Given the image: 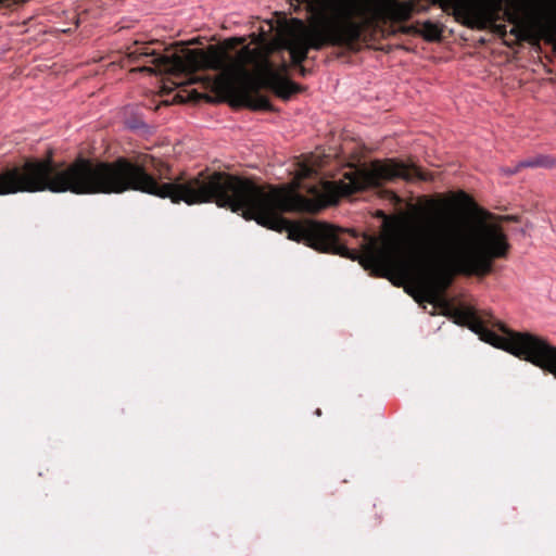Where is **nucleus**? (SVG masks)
Returning <instances> with one entry per match:
<instances>
[{
	"label": "nucleus",
	"instance_id": "obj_14",
	"mask_svg": "<svg viewBox=\"0 0 556 556\" xmlns=\"http://www.w3.org/2000/svg\"><path fill=\"white\" fill-rule=\"evenodd\" d=\"M515 26L509 30V34L514 37L520 39L523 36V30L519 27V24H514Z\"/></svg>",
	"mask_w": 556,
	"mask_h": 556
},
{
	"label": "nucleus",
	"instance_id": "obj_1",
	"mask_svg": "<svg viewBox=\"0 0 556 556\" xmlns=\"http://www.w3.org/2000/svg\"><path fill=\"white\" fill-rule=\"evenodd\" d=\"M496 216L478 208V215L424 214L414 219L407 214L387 217L388 231L381 247L374 237L364 236V261L387 274L414 277L425 300L444 311L460 326H467L480 339L531 364L554 352L543 338L515 331L491 314L484 318L470 307H455L446 296L456 275L484 277L493 262L507 258L510 243Z\"/></svg>",
	"mask_w": 556,
	"mask_h": 556
},
{
	"label": "nucleus",
	"instance_id": "obj_11",
	"mask_svg": "<svg viewBox=\"0 0 556 556\" xmlns=\"http://www.w3.org/2000/svg\"><path fill=\"white\" fill-rule=\"evenodd\" d=\"M488 28H491L492 31L501 38H504L507 35V27L504 24H497V22H494V24H489Z\"/></svg>",
	"mask_w": 556,
	"mask_h": 556
},
{
	"label": "nucleus",
	"instance_id": "obj_4",
	"mask_svg": "<svg viewBox=\"0 0 556 556\" xmlns=\"http://www.w3.org/2000/svg\"><path fill=\"white\" fill-rule=\"evenodd\" d=\"M309 12L316 16V23L307 26L301 20H294L293 26L283 38L292 64L305 76L307 70L302 63L307 59L309 49L321 50L325 47H342L355 50L362 36L363 26L356 21L364 15V5L359 0H336L326 11L325 0H309Z\"/></svg>",
	"mask_w": 556,
	"mask_h": 556
},
{
	"label": "nucleus",
	"instance_id": "obj_7",
	"mask_svg": "<svg viewBox=\"0 0 556 556\" xmlns=\"http://www.w3.org/2000/svg\"><path fill=\"white\" fill-rule=\"evenodd\" d=\"M555 164V160L547 155H535L528 157L523 161L519 162V167L522 168H534V167H545L549 168L553 167Z\"/></svg>",
	"mask_w": 556,
	"mask_h": 556
},
{
	"label": "nucleus",
	"instance_id": "obj_18",
	"mask_svg": "<svg viewBox=\"0 0 556 556\" xmlns=\"http://www.w3.org/2000/svg\"><path fill=\"white\" fill-rule=\"evenodd\" d=\"M315 414H316L317 416H321V409H320V408H317V409L315 410Z\"/></svg>",
	"mask_w": 556,
	"mask_h": 556
},
{
	"label": "nucleus",
	"instance_id": "obj_15",
	"mask_svg": "<svg viewBox=\"0 0 556 556\" xmlns=\"http://www.w3.org/2000/svg\"><path fill=\"white\" fill-rule=\"evenodd\" d=\"M522 167H519V163L516 164L514 167H504L502 168V172L505 174V175H515L517 174Z\"/></svg>",
	"mask_w": 556,
	"mask_h": 556
},
{
	"label": "nucleus",
	"instance_id": "obj_2",
	"mask_svg": "<svg viewBox=\"0 0 556 556\" xmlns=\"http://www.w3.org/2000/svg\"><path fill=\"white\" fill-rule=\"evenodd\" d=\"M128 56L134 62L144 60L155 65L138 67L140 72L185 76L189 84H201L204 89L226 94L237 104L255 111H273L269 99L260 93L262 88L285 101L304 89L287 77V63L277 67L265 51L249 46L242 47L236 55L224 48L210 46L206 50H188L180 56L177 53L159 54L151 48V42L136 43Z\"/></svg>",
	"mask_w": 556,
	"mask_h": 556
},
{
	"label": "nucleus",
	"instance_id": "obj_9",
	"mask_svg": "<svg viewBox=\"0 0 556 556\" xmlns=\"http://www.w3.org/2000/svg\"><path fill=\"white\" fill-rule=\"evenodd\" d=\"M421 36L428 41H437L441 39L442 29L441 27L432 23L431 21H426L422 23Z\"/></svg>",
	"mask_w": 556,
	"mask_h": 556
},
{
	"label": "nucleus",
	"instance_id": "obj_3",
	"mask_svg": "<svg viewBox=\"0 0 556 556\" xmlns=\"http://www.w3.org/2000/svg\"><path fill=\"white\" fill-rule=\"evenodd\" d=\"M134 190V161L118 157L112 162L79 156L71 163L30 157L0 170V195L20 192L74 194L123 193Z\"/></svg>",
	"mask_w": 556,
	"mask_h": 556
},
{
	"label": "nucleus",
	"instance_id": "obj_12",
	"mask_svg": "<svg viewBox=\"0 0 556 556\" xmlns=\"http://www.w3.org/2000/svg\"><path fill=\"white\" fill-rule=\"evenodd\" d=\"M244 41H245V39L242 37H233V38L226 40L224 45H225L226 49L232 50L237 46L242 45Z\"/></svg>",
	"mask_w": 556,
	"mask_h": 556
},
{
	"label": "nucleus",
	"instance_id": "obj_10",
	"mask_svg": "<svg viewBox=\"0 0 556 556\" xmlns=\"http://www.w3.org/2000/svg\"><path fill=\"white\" fill-rule=\"evenodd\" d=\"M501 21H506L510 24H519L520 17L518 12H516L515 10L510 8H505V10L502 13Z\"/></svg>",
	"mask_w": 556,
	"mask_h": 556
},
{
	"label": "nucleus",
	"instance_id": "obj_16",
	"mask_svg": "<svg viewBox=\"0 0 556 556\" xmlns=\"http://www.w3.org/2000/svg\"><path fill=\"white\" fill-rule=\"evenodd\" d=\"M315 174V170L308 166H303L302 169H301V176L303 178H309L312 177L313 175Z\"/></svg>",
	"mask_w": 556,
	"mask_h": 556
},
{
	"label": "nucleus",
	"instance_id": "obj_6",
	"mask_svg": "<svg viewBox=\"0 0 556 556\" xmlns=\"http://www.w3.org/2000/svg\"><path fill=\"white\" fill-rule=\"evenodd\" d=\"M390 18L394 22H407L414 11V5L410 1H391L387 8Z\"/></svg>",
	"mask_w": 556,
	"mask_h": 556
},
{
	"label": "nucleus",
	"instance_id": "obj_8",
	"mask_svg": "<svg viewBox=\"0 0 556 556\" xmlns=\"http://www.w3.org/2000/svg\"><path fill=\"white\" fill-rule=\"evenodd\" d=\"M543 344L546 345L549 350H553L555 352H552V356H543L542 362L540 364H534V366L551 372L556 378V346L548 343L546 339L543 338Z\"/></svg>",
	"mask_w": 556,
	"mask_h": 556
},
{
	"label": "nucleus",
	"instance_id": "obj_13",
	"mask_svg": "<svg viewBox=\"0 0 556 556\" xmlns=\"http://www.w3.org/2000/svg\"><path fill=\"white\" fill-rule=\"evenodd\" d=\"M386 193V197L390 200V202L394 205V206H400L402 205L403 203V199L397 195L395 192L393 191H390V190H386L384 191Z\"/></svg>",
	"mask_w": 556,
	"mask_h": 556
},
{
	"label": "nucleus",
	"instance_id": "obj_17",
	"mask_svg": "<svg viewBox=\"0 0 556 556\" xmlns=\"http://www.w3.org/2000/svg\"><path fill=\"white\" fill-rule=\"evenodd\" d=\"M413 27H405L403 29L404 33L409 34L412 31Z\"/></svg>",
	"mask_w": 556,
	"mask_h": 556
},
{
	"label": "nucleus",
	"instance_id": "obj_5",
	"mask_svg": "<svg viewBox=\"0 0 556 556\" xmlns=\"http://www.w3.org/2000/svg\"><path fill=\"white\" fill-rule=\"evenodd\" d=\"M444 3L464 18L466 26L478 29L501 21L505 10L504 0H444Z\"/></svg>",
	"mask_w": 556,
	"mask_h": 556
}]
</instances>
